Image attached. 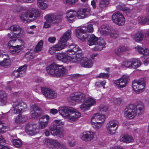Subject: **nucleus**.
<instances>
[{"label":"nucleus","mask_w":149,"mask_h":149,"mask_svg":"<svg viewBox=\"0 0 149 149\" xmlns=\"http://www.w3.org/2000/svg\"><path fill=\"white\" fill-rule=\"evenodd\" d=\"M49 112L53 114H55L57 113L58 111L56 109H52L50 110Z\"/></svg>","instance_id":"338daca9"},{"label":"nucleus","mask_w":149,"mask_h":149,"mask_svg":"<svg viewBox=\"0 0 149 149\" xmlns=\"http://www.w3.org/2000/svg\"><path fill=\"white\" fill-rule=\"evenodd\" d=\"M143 103H139L135 105L130 104L126 106L125 110V115L127 118H134L136 115L140 116L145 111V107Z\"/></svg>","instance_id":"f257e3e1"},{"label":"nucleus","mask_w":149,"mask_h":149,"mask_svg":"<svg viewBox=\"0 0 149 149\" xmlns=\"http://www.w3.org/2000/svg\"><path fill=\"white\" fill-rule=\"evenodd\" d=\"M49 22V21H47V22H45L44 25V27L47 28L49 27L50 26L51 24Z\"/></svg>","instance_id":"774afa93"},{"label":"nucleus","mask_w":149,"mask_h":149,"mask_svg":"<svg viewBox=\"0 0 149 149\" xmlns=\"http://www.w3.org/2000/svg\"><path fill=\"white\" fill-rule=\"evenodd\" d=\"M131 68H136L141 65V62L137 59H131Z\"/></svg>","instance_id":"f704fd0d"},{"label":"nucleus","mask_w":149,"mask_h":149,"mask_svg":"<svg viewBox=\"0 0 149 149\" xmlns=\"http://www.w3.org/2000/svg\"><path fill=\"white\" fill-rule=\"evenodd\" d=\"M120 140L124 142L129 143L134 141L133 137L129 135H122L120 136Z\"/></svg>","instance_id":"7c9ffc66"},{"label":"nucleus","mask_w":149,"mask_h":149,"mask_svg":"<svg viewBox=\"0 0 149 149\" xmlns=\"http://www.w3.org/2000/svg\"><path fill=\"white\" fill-rule=\"evenodd\" d=\"M129 80V76L124 75L118 79L116 80L114 83L119 88H122L126 86Z\"/></svg>","instance_id":"ddd939ff"},{"label":"nucleus","mask_w":149,"mask_h":149,"mask_svg":"<svg viewBox=\"0 0 149 149\" xmlns=\"http://www.w3.org/2000/svg\"><path fill=\"white\" fill-rule=\"evenodd\" d=\"M105 119V116L104 115L100 114L99 113L98 116V121H101L102 122Z\"/></svg>","instance_id":"13d9d810"},{"label":"nucleus","mask_w":149,"mask_h":149,"mask_svg":"<svg viewBox=\"0 0 149 149\" xmlns=\"http://www.w3.org/2000/svg\"><path fill=\"white\" fill-rule=\"evenodd\" d=\"M49 118V116L47 115H46L42 116L40 118L39 121L42 122L43 123H47L48 124Z\"/></svg>","instance_id":"c03bdc74"},{"label":"nucleus","mask_w":149,"mask_h":149,"mask_svg":"<svg viewBox=\"0 0 149 149\" xmlns=\"http://www.w3.org/2000/svg\"><path fill=\"white\" fill-rule=\"evenodd\" d=\"M85 95L81 92H75L71 94L70 97L72 101L77 102H83L85 99Z\"/></svg>","instance_id":"f8f14e48"},{"label":"nucleus","mask_w":149,"mask_h":149,"mask_svg":"<svg viewBox=\"0 0 149 149\" xmlns=\"http://www.w3.org/2000/svg\"><path fill=\"white\" fill-rule=\"evenodd\" d=\"M27 67L26 65H24L19 68L18 70L21 76H23L25 74L26 71V68Z\"/></svg>","instance_id":"4c0bfd02"},{"label":"nucleus","mask_w":149,"mask_h":149,"mask_svg":"<svg viewBox=\"0 0 149 149\" xmlns=\"http://www.w3.org/2000/svg\"><path fill=\"white\" fill-rule=\"evenodd\" d=\"M144 35L141 31H139L136 32L132 36L133 39L136 42L141 41L143 40Z\"/></svg>","instance_id":"5701e85b"},{"label":"nucleus","mask_w":149,"mask_h":149,"mask_svg":"<svg viewBox=\"0 0 149 149\" xmlns=\"http://www.w3.org/2000/svg\"><path fill=\"white\" fill-rule=\"evenodd\" d=\"M38 6L42 10H44L48 7V2L46 0H38Z\"/></svg>","instance_id":"2f4dec72"},{"label":"nucleus","mask_w":149,"mask_h":149,"mask_svg":"<svg viewBox=\"0 0 149 149\" xmlns=\"http://www.w3.org/2000/svg\"><path fill=\"white\" fill-rule=\"evenodd\" d=\"M113 22L119 26L123 25L124 24L125 19L121 13L117 12L114 13L112 15Z\"/></svg>","instance_id":"9d476101"},{"label":"nucleus","mask_w":149,"mask_h":149,"mask_svg":"<svg viewBox=\"0 0 149 149\" xmlns=\"http://www.w3.org/2000/svg\"><path fill=\"white\" fill-rule=\"evenodd\" d=\"M108 31H106L105 29H102L100 31V33L103 36L107 35H110V30H108Z\"/></svg>","instance_id":"6e6d98bb"},{"label":"nucleus","mask_w":149,"mask_h":149,"mask_svg":"<svg viewBox=\"0 0 149 149\" xmlns=\"http://www.w3.org/2000/svg\"><path fill=\"white\" fill-rule=\"evenodd\" d=\"M127 50V48L125 46H120L115 50V53L117 55L119 56L121 55L123 52Z\"/></svg>","instance_id":"473e14b6"},{"label":"nucleus","mask_w":149,"mask_h":149,"mask_svg":"<svg viewBox=\"0 0 149 149\" xmlns=\"http://www.w3.org/2000/svg\"><path fill=\"white\" fill-rule=\"evenodd\" d=\"M88 37V44L90 46L95 45L98 42L97 38L93 34L90 35Z\"/></svg>","instance_id":"bb28decb"},{"label":"nucleus","mask_w":149,"mask_h":149,"mask_svg":"<svg viewBox=\"0 0 149 149\" xmlns=\"http://www.w3.org/2000/svg\"><path fill=\"white\" fill-rule=\"evenodd\" d=\"M99 109L100 111L106 112L108 110L109 108L107 106L101 105L99 107Z\"/></svg>","instance_id":"3c124183"},{"label":"nucleus","mask_w":149,"mask_h":149,"mask_svg":"<svg viewBox=\"0 0 149 149\" xmlns=\"http://www.w3.org/2000/svg\"><path fill=\"white\" fill-rule=\"evenodd\" d=\"M113 101L115 102H123V100L120 98H113Z\"/></svg>","instance_id":"680f3d73"},{"label":"nucleus","mask_w":149,"mask_h":149,"mask_svg":"<svg viewBox=\"0 0 149 149\" xmlns=\"http://www.w3.org/2000/svg\"><path fill=\"white\" fill-rule=\"evenodd\" d=\"M58 112L63 117L68 119L71 122L77 121L81 116L80 113L74 108L68 106L60 107Z\"/></svg>","instance_id":"f03ea898"},{"label":"nucleus","mask_w":149,"mask_h":149,"mask_svg":"<svg viewBox=\"0 0 149 149\" xmlns=\"http://www.w3.org/2000/svg\"><path fill=\"white\" fill-rule=\"evenodd\" d=\"M6 126L1 121H0V133H3L5 131ZM1 136H2L1 135Z\"/></svg>","instance_id":"09e8293b"},{"label":"nucleus","mask_w":149,"mask_h":149,"mask_svg":"<svg viewBox=\"0 0 149 149\" xmlns=\"http://www.w3.org/2000/svg\"><path fill=\"white\" fill-rule=\"evenodd\" d=\"M24 44L23 40L19 39H16V47L15 52V54L19 53L20 50L24 47ZM14 52V51H13Z\"/></svg>","instance_id":"a878e982"},{"label":"nucleus","mask_w":149,"mask_h":149,"mask_svg":"<svg viewBox=\"0 0 149 149\" xmlns=\"http://www.w3.org/2000/svg\"><path fill=\"white\" fill-rule=\"evenodd\" d=\"M71 33V30H68L61 38L59 43L50 48L49 53L52 55L56 51L65 48L68 45L66 42L70 38Z\"/></svg>","instance_id":"39448f33"},{"label":"nucleus","mask_w":149,"mask_h":149,"mask_svg":"<svg viewBox=\"0 0 149 149\" xmlns=\"http://www.w3.org/2000/svg\"><path fill=\"white\" fill-rule=\"evenodd\" d=\"M91 122L93 127L95 129H98L101 127V123L102 122Z\"/></svg>","instance_id":"49530a36"},{"label":"nucleus","mask_w":149,"mask_h":149,"mask_svg":"<svg viewBox=\"0 0 149 149\" xmlns=\"http://www.w3.org/2000/svg\"><path fill=\"white\" fill-rule=\"evenodd\" d=\"M13 75L15 77H17L19 76H21L20 72L18 70V69L17 70H15L13 72Z\"/></svg>","instance_id":"bf43d9fd"},{"label":"nucleus","mask_w":149,"mask_h":149,"mask_svg":"<svg viewBox=\"0 0 149 149\" xmlns=\"http://www.w3.org/2000/svg\"><path fill=\"white\" fill-rule=\"evenodd\" d=\"M9 29L11 31H19L20 33L22 32V30L20 28L19 26L18 25H14L11 26Z\"/></svg>","instance_id":"ea45409f"},{"label":"nucleus","mask_w":149,"mask_h":149,"mask_svg":"<svg viewBox=\"0 0 149 149\" xmlns=\"http://www.w3.org/2000/svg\"><path fill=\"white\" fill-rule=\"evenodd\" d=\"M146 82L145 78L134 80L132 82V87L134 91L137 93H141L145 88Z\"/></svg>","instance_id":"1a4fd4ad"},{"label":"nucleus","mask_w":149,"mask_h":149,"mask_svg":"<svg viewBox=\"0 0 149 149\" xmlns=\"http://www.w3.org/2000/svg\"><path fill=\"white\" fill-rule=\"evenodd\" d=\"M99 115V113H96L94 114L91 120V122H98V116Z\"/></svg>","instance_id":"864d4df0"},{"label":"nucleus","mask_w":149,"mask_h":149,"mask_svg":"<svg viewBox=\"0 0 149 149\" xmlns=\"http://www.w3.org/2000/svg\"><path fill=\"white\" fill-rule=\"evenodd\" d=\"M118 123L116 121L112 120L107 124L106 127L108 133L111 134H114L118 128Z\"/></svg>","instance_id":"4468645a"},{"label":"nucleus","mask_w":149,"mask_h":149,"mask_svg":"<svg viewBox=\"0 0 149 149\" xmlns=\"http://www.w3.org/2000/svg\"><path fill=\"white\" fill-rule=\"evenodd\" d=\"M94 45L95 46L92 48L93 50L101 51L105 47V44L103 39H98V42Z\"/></svg>","instance_id":"412c9836"},{"label":"nucleus","mask_w":149,"mask_h":149,"mask_svg":"<svg viewBox=\"0 0 149 149\" xmlns=\"http://www.w3.org/2000/svg\"><path fill=\"white\" fill-rule=\"evenodd\" d=\"M41 90L43 95L47 99H52L56 97L57 96L56 93L51 88L42 87Z\"/></svg>","instance_id":"9b49d317"},{"label":"nucleus","mask_w":149,"mask_h":149,"mask_svg":"<svg viewBox=\"0 0 149 149\" xmlns=\"http://www.w3.org/2000/svg\"><path fill=\"white\" fill-rule=\"evenodd\" d=\"M38 129L37 124H28L25 127V131L28 134L30 135H33L37 133V130Z\"/></svg>","instance_id":"2eb2a0df"},{"label":"nucleus","mask_w":149,"mask_h":149,"mask_svg":"<svg viewBox=\"0 0 149 149\" xmlns=\"http://www.w3.org/2000/svg\"><path fill=\"white\" fill-rule=\"evenodd\" d=\"M7 94L3 91H0V99L1 102H5L7 99Z\"/></svg>","instance_id":"79ce46f5"},{"label":"nucleus","mask_w":149,"mask_h":149,"mask_svg":"<svg viewBox=\"0 0 149 149\" xmlns=\"http://www.w3.org/2000/svg\"><path fill=\"white\" fill-rule=\"evenodd\" d=\"M43 44V41L40 40L34 49V52L37 53L40 51L42 48Z\"/></svg>","instance_id":"e433bc0d"},{"label":"nucleus","mask_w":149,"mask_h":149,"mask_svg":"<svg viewBox=\"0 0 149 149\" xmlns=\"http://www.w3.org/2000/svg\"><path fill=\"white\" fill-rule=\"evenodd\" d=\"M102 29H104L107 31L110 30V35L112 38L115 39L118 36V32L110 26L107 25H103L101 26Z\"/></svg>","instance_id":"f3484780"},{"label":"nucleus","mask_w":149,"mask_h":149,"mask_svg":"<svg viewBox=\"0 0 149 149\" xmlns=\"http://www.w3.org/2000/svg\"><path fill=\"white\" fill-rule=\"evenodd\" d=\"M46 70L49 74L55 77L62 78L67 74L68 71L63 65L52 64L47 67Z\"/></svg>","instance_id":"20e7f679"},{"label":"nucleus","mask_w":149,"mask_h":149,"mask_svg":"<svg viewBox=\"0 0 149 149\" xmlns=\"http://www.w3.org/2000/svg\"><path fill=\"white\" fill-rule=\"evenodd\" d=\"M43 79L41 77H39L36 79L35 80V82L38 84H41L43 82Z\"/></svg>","instance_id":"e2e57ef3"},{"label":"nucleus","mask_w":149,"mask_h":149,"mask_svg":"<svg viewBox=\"0 0 149 149\" xmlns=\"http://www.w3.org/2000/svg\"><path fill=\"white\" fill-rule=\"evenodd\" d=\"M40 15V13L38 10L31 8L21 13L19 17L22 21L26 23L34 21Z\"/></svg>","instance_id":"423d86ee"},{"label":"nucleus","mask_w":149,"mask_h":149,"mask_svg":"<svg viewBox=\"0 0 149 149\" xmlns=\"http://www.w3.org/2000/svg\"><path fill=\"white\" fill-rule=\"evenodd\" d=\"M39 127L41 129L45 128L48 124L47 123H43L42 122H41L39 121Z\"/></svg>","instance_id":"4d7b16f0"},{"label":"nucleus","mask_w":149,"mask_h":149,"mask_svg":"<svg viewBox=\"0 0 149 149\" xmlns=\"http://www.w3.org/2000/svg\"><path fill=\"white\" fill-rule=\"evenodd\" d=\"M106 83V82L105 81H104L101 82L97 81L95 83V85L96 86L100 87L104 86L105 85Z\"/></svg>","instance_id":"5fc2aeb1"},{"label":"nucleus","mask_w":149,"mask_h":149,"mask_svg":"<svg viewBox=\"0 0 149 149\" xmlns=\"http://www.w3.org/2000/svg\"><path fill=\"white\" fill-rule=\"evenodd\" d=\"M63 15L59 13H54L47 14L45 16L47 21H50L55 24H58L62 21Z\"/></svg>","instance_id":"6e6552de"},{"label":"nucleus","mask_w":149,"mask_h":149,"mask_svg":"<svg viewBox=\"0 0 149 149\" xmlns=\"http://www.w3.org/2000/svg\"><path fill=\"white\" fill-rule=\"evenodd\" d=\"M95 103H83L80 105V108L83 111L88 110L91 106L93 105Z\"/></svg>","instance_id":"72a5a7b5"},{"label":"nucleus","mask_w":149,"mask_h":149,"mask_svg":"<svg viewBox=\"0 0 149 149\" xmlns=\"http://www.w3.org/2000/svg\"><path fill=\"white\" fill-rule=\"evenodd\" d=\"M135 48L140 54H142L144 56H147L149 54V51L148 49H144L139 45L135 47Z\"/></svg>","instance_id":"c85d7f7f"},{"label":"nucleus","mask_w":149,"mask_h":149,"mask_svg":"<svg viewBox=\"0 0 149 149\" xmlns=\"http://www.w3.org/2000/svg\"><path fill=\"white\" fill-rule=\"evenodd\" d=\"M55 56L57 59L63 62L64 63L67 62V58L68 57V54L66 55L63 53H58Z\"/></svg>","instance_id":"c756f323"},{"label":"nucleus","mask_w":149,"mask_h":149,"mask_svg":"<svg viewBox=\"0 0 149 149\" xmlns=\"http://www.w3.org/2000/svg\"><path fill=\"white\" fill-rule=\"evenodd\" d=\"M79 63L82 66L84 67L90 68L93 65L92 61L87 57H81Z\"/></svg>","instance_id":"aec40b11"},{"label":"nucleus","mask_w":149,"mask_h":149,"mask_svg":"<svg viewBox=\"0 0 149 149\" xmlns=\"http://www.w3.org/2000/svg\"><path fill=\"white\" fill-rule=\"evenodd\" d=\"M96 101L92 97L87 98L86 102H95Z\"/></svg>","instance_id":"052dcab7"},{"label":"nucleus","mask_w":149,"mask_h":149,"mask_svg":"<svg viewBox=\"0 0 149 149\" xmlns=\"http://www.w3.org/2000/svg\"><path fill=\"white\" fill-rule=\"evenodd\" d=\"M84 28L83 26L76 31L77 36L82 41H84L88 37L86 33V31Z\"/></svg>","instance_id":"6ab92c4d"},{"label":"nucleus","mask_w":149,"mask_h":149,"mask_svg":"<svg viewBox=\"0 0 149 149\" xmlns=\"http://www.w3.org/2000/svg\"><path fill=\"white\" fill-rule=\"evenodd\" d=\"M22 104V103H14L13 105L14 109L12 112V114L18 113L20 111L23 110L24 108L21 104Z\"/></svg>","instance_id":"b1692460"},{"label":"nucleus","mask_w":149,"mask_h":149,"mask_svg":"<svg viewBox=\"0 0 149 149\" xmlns=\"http://www.w3.org/2000/svg\"><path fill=\"white\" fill-rule=\"evenodd\" d=\"M56 40V38L55 37H50L48 39V41L52 43H54Z\"/></svg>","instance_id":"0e129e2a"},{"label":"nucleus","mask_w":149,"mask_h":149,"mask_svg":"<svg viewBox=\"0 0 149 149\" xmlns=\"http://www.w3.org/2000/svg\"><path fill=\"white\" fill-rule=\"evenodd\" d=\"M76 15V12L71 10H69L66 13V17L69 22L72 23L75 18Z\"/></svg>","instance_id":"4be33fe9"},{"label":"nucleus","mask_w":149,"mask_h":149,"mask_svg":"<svg viewBox=\"0 0 149 149\" xmlns=\"http://www.w3.org/2000/svg\"><path fill=\"white\" fill-rule=\"evenodd\" d=\"M46 144L49 146L54 147L56 148H58L60 146V143L56 140L52 139H47L45 140Z\"/></svg>","instance_id":"393cba45"},{"label":"nucleus","mask_w":149,"mask_h":149,"mask_svg":"<svg viewBox=\"0 0 149 149\" xmlns=\"http://www.w3.org/2000/svg\"><path fill=\"white\" fill-rule=\"evenodd\" d=\"M94 137V134L93 132L88 131L83 133L81 139L86 141H89L93 139Z\"/></svg>","instance_id":"a211bd4d"},{"label":"nucleus","mask_w":149,"mask_h":149,"mask_svg":"<svg viewBox=\"0 0 149 149\" xmlns=\"http://www.w3.org/2000/svg\"><path fill=\"white\" fill-rule=\"evenodd\" d=\"M91 10L89 9H80L76 12V16L79 19H83L90 15Z\"/></svg>","instance_id":"dca6fc26"},{"label":"nucleus","mask_w":149,"mask_h":149,"mask_svg":"<svg viewBox=\"0 0 149 149\" xmlns=\"http://www.w3.org/2000/svg\"><path fill=\"white\" fill-rule=\"evenodd\" d=\"M39 110H41V109L35 104L32 105L31 106L30 111H33L34 112L39 111Z\"/></svg>","instance_id":"8fccbe9b"},{"label":"nucleus","mask_w":149,"mask_h":149,"mask_svg":"<svg viewBox=\"0 0 149 149\" xmlns=\"http://www.w3.org/2000/svg\"><path fill=\"white\" fill-rule=\"evenodd\" d=\"M109 3V0H101L99 3L100 7L102 8L106 6Z\"/></svg>","instance_id":"a18cd8bd"},{"label":"nucleus","mask_w":149,"mask_h":149,"mask_svg":"<svg viewBox=\"0 0 149 149\" xmlns=\"http://www.w3.org/2000/svg\"><path fill=\"white\" fill-rule=\"evenodd\" d=\"M81 49L76 45L71 44L69 45L67 50V62L79 63L81 59Z\"/></svg>","instance_id":"7ed1b4c3"},{"label":"nucleus","mask_w":149,"mask_h":149,"mask_svg":"<svg viewBox=\"0 0 149 149\" xmlns=\"http://www.w3.org/2000/svg\"><path fill=\"white\" fill-rule=\"evenodd\" d=\"M131 59L130 60L123 62L122 63V65L128 68H131L132 65Z\"/></svg>","instance_id":"de8ad7c7"},{"label":"nucleus","mask_w":149,"mask_h":149,"mask_svg":"<svg viewBox=\"0 0 149 149\" xmlns=\"http://www.w3.org/2000/svg\"><path fill=\"white\" fill-rule=\"evenodd\" d=\"M12 142L14 146L17 148H20L22 145V143L20 139H13Z\"/></svg>","instance_id":"c9c22d12"},{"label":"nucleus","mask_w":149,"mask_h":149,"mask_svg":"<svg viewBox=\"0 0 149 149\" xmlns=\"http://www.w3.org/2000/svg\"><path fill=\"white\" fill-rule=\"evenodd\" d=\"M30 113L31 115V117L33 118H37L39 116L41 115L42 113L41 110H39V111H31Z\"/></svg>","instance_id":"58836bf2"},{"label":"nucleus","mask_w":149,"mask_h":149,"mask_svg":"<svg viewBox=\"0 0 149 149\" xmlns=\"http://www.w3.org/2000/svg\"><path fill=\"white\" fill-rule=\"evenodd\" d=\"M84 29L86 31V33L87 32L92 33L93 31V27L92 24H89L87 26L83 27Z\"/></svg>","instance_id":"37998d69"},{"label":"nucleus","mask_w":149,"mask_h":149,"mask_svg":"<svg viewBox=\"0 0 149 149\" xmlns=\"http://www.w3.org/2000/svg\"><path fill=\"white\" fill-rule=\"evenodd\" d=\"M3 60L2 61L0 65L3 66H8L10 65V60L7 58H3Z\"/></svg>","instance_id":"a19ab883"},{"label":"nucleus","mask_w":149,"mask_h":149,"mask_svg":"<svg viewBox=\"0 0 149 149\" xmlns=\"http://www.w3.org/2000/svg\"><path fill=\"white\" fill-rule=\"evenodd\" d=\"M16 39L10 40L8 43V45L10 49V52L13 54H15V49L17 48L16 47Z\"/></svg>","instance_id":"cd10ccee"},{"label":"nucleus","mask_w":149,"mask_h":149,"mask_svg":"<svg viewBox=\"0 0 149 149\" xmlns=\"http://www.w3.org/2000/svg\"><path fill=\"white\" fill-rule=\"evenodd\" d=\"M61 124L62 122L60 120H55L54 124L49 127L51 134L54 136H63V130L59 126Z\"/></svg>","instance_id":"0eeeda50"},{"label":"nucleus","mask_w":149,"mask_h":149,"mask_svg":"<svg viewBox=\"0 0 149 149\" xmlns=\"http://www.w3.org/2000/svg\"><path fill=\"white\" fill-rule=\"evenodd\" d=\"M109 77V74L108 73H101L97 77H99L103 78H107Z\"/></svg>","instance_id":"603ef678"},{"label":"nucleus","mask_w":149,"mask_h":149,"mask_svg":"<svg viewBox=\"0 0 149 149\" xmlns=\"http://www.w3.org/2000/svg\"><path fill=\"white\" fill-rule=\"evenodd\" d=\"M21 7L19 6H18L15 7L14 10L13 11L15 13H18L20 12L21 11Z\"/></svg>","instance_id":"69168bd1"}]
</instances>
